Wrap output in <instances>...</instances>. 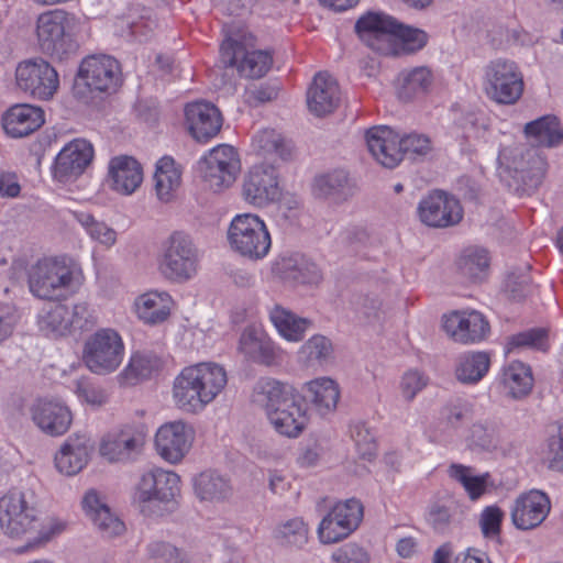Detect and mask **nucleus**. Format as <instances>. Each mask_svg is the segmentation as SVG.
<instances>
[{
  "label": "nucleus",
  "mask_w": 563,
  "mask_h": 563,
  "mask_svg": "<svg viewBox=\"0 0 563 563\" xmlns=\"http://www.w3.org/2000/svg\"><path fill=\"white\" fill-rule=\"evenodd\" d=\"M67 521L49 516L40 520L32 496L19 489H10L0 497V529L13 541H23L16 554L37 550L67 529Z\"/></svg>",
  "instance_id": "f257e3e1"
},
{
  "label": "nucleus",
  "mask_w": 563,
  "mask_h": 563,
  "mask_svg": "<svg viewBox=\"0 0 563 563\" xmlns=\"http://www.w3.org/2000/svg\"><path fill=\"white\" fill-rule=\"evenodd\" d=\"M225 368L216 362L185 366L174 378L172 397L175 406L188 413H198L224 390Z\"/></svg>",
  "instance_id": "f03ea898"
},
{
  "label": "nucleus",
  "mask_w": 563,
  "mask_h": 563,
  "mask_svg": "<svg viewBox=\"0 0 563 563\" xmlns=\"http://www.w3.org/2000/svg\"><path fill=\"white\" fill-rule=\"evenodd\" d=\"M85 282L80 265L67 256L43 257L27 271L31 294L49 301L65 300Z\"/></svg>",
  "instance_id": "7ed1b4c3"
},
{
  "label": "nucleus",
  "mask_w": 563,
  "mask_h": 563,
  "mask_svg": "<svg viewBox=\"0 0 563 563\" xmlns=\"http://www.w3.org/2000/svg\"><path fill=\"white\" fill-rule=\"evenodd\" d=\"M261 389L265 396V413L275 431L287 438L299 437L308 424L309 416L295 389L275 379L263 383Z\"/></svg>",
  "instance_id": "20e7f679"
},
{
  "label": "nucleus",
  "mask_w": 563,
  "mask_h": 563,
  "mask_svg": "<svg viewBox=\"0 0 563 563\" xmlns=\"http://www.w3.org/2000/svg\"><path fill=\"white\" fill-rule=\"evenodd\" d=\"M483 89L498 104H515L525 90L523 75L514 60L493 59L484 68Z\"/></svg>",
  "instance_id": "39448f33"
},
{
  "label": "nucleus",
  "mask_w": 563,
  "mask_h": 563,
  "mask_svg": "<svg viewBox=\"0 0 563 563\" xmlns=\"http://www.w3.org/2000/svg\"><path fill=\"white\" fill-rule=\"evenodd\" d=\"M74 18L68 12L54 9L40 13L34 23L35 45L40 53L62 59L70 46Z\"/></svg>",
  "instance_id": "423d86ee"
},
{
  "label": "nucleus",
  "mask_w": 563,
  "mask_h": 563,
  "mask_svg": "<svg viewBox=\"0 0 563 563\" xmlns=\"http://www.w3.org/2000/svg\"><path fill=\"white\" fill-rule=\"evenodd\" d=\"M15 87L24 95L40 101H49L59 89L56 68L42 57L26 58L18 63L14 73Z\"/></svg>",
  "instance_id": "0eeeda50"
},
{
  "label": "nucleus",
  "mask_w": 563,
  "mask_h": 563,
  "mask_svg": "<svg viewBox=\"0 0 563 563\" xmlns=\"http://www.w3.org/2000/svg\"><path fill=\"white\" fill-rule=\"evenodd\" d=\"M180 494V477L173 471L154 467L144 472L135 487L134 501L141 512L152 515V506L169 504Z\"/></svg>",
  "instance_id": "6e6552de"
},
{
  "label": "nucleus",
  "mask_w": 563,
  "mask_h": 563,
  "mask_svg": "<svg viewBox=\"0 0 563 563\" xmlns=\"http://www.w3.org/2000/svg\"><path fill=\"white\" fill-rule=\"evenodd\" d=\"M125 354L121 335L113 329H100L85 343L82 361L95 374L104 375L118 369Z\"/></svg>",
  "instance_id": "1a4fd4ad"
},
{
  "label": "nucleus",
  "mask_w": 563,
  "mask_h": 563,
  "mask_svg": "<svg viewBox=\"0 0 563 563\" xmlns=\"http://www.w3.org/2000/svg\"><path fill=\"white\" fill-rule=\"evenodd\" d=\"M220 57L225 66H235L240 75L247 78L263 77L273 64L268 51L254 49L253 35L245 36L243 42L224 40L220 46Z\"/></svg>",
  "instance_id": "9d476101"
},
{
  "label": "nucleus",
  "mask_w": 563,
  "mask_h": 563,
  "mask_svg": "<svg viewBox=\"0 0 563 563\" xmlns=\"http://www.w3.org/2000/svg\"><path fill=\"white\" fill-rule=\"evenodd\" d=\"M77 80L91 92L113 93L123 81L121 66L111 56L91 55L81 60Z\"/></svg>",
  "instance_id": "9b49d317"
},
{
  "label": "nucleus",
  "mask_w": 563,
  "mask_h": 563,
  "mask_svg": "<svg viewBox=\"0 0 563 563\" xmlns=\"http://www.w3.org/2000/svg\"><path fill=\"white\" fill-rule=\"evenodd\" d=\"M200 166L209 187L222 190L235 183L241 172V159L233 146L221 144L209 151Z\"/></svg>",
  "instance_id": "f8f14e48"
},
{
  "label": "nucleus",
  "mask_w": 563,
  "mask_h": 563,
  "mask_svg": "<svg viewBox=\"0 0 563 563\" xmlns=\"http://www.w3.org/2000/svg\"><path fill=\"white\" fill-rule=\"evenodd\" d=\"M363 519V505L357 499L335 504L321 520L318 536L322 543H336L347 538Z\"/></svg>",
  "instance_id": "ddd939ff"
},
{
  "label": "nucleus",
  "mask_w": 563,
  "mask_h": 563,
  "mask_svg": "<svg viewBox=\"0 0 563 563\" xmlns=\"http://www.w3.org/2000/svg\"><path fill=\"white\" fill-rule=\"evenodd\" d=\"M397 21L384 13L368 12L361 16L355 31L362 42L382 55H399V48L395 42V27Z\"/></svg>",
  "instance_id": "4468645a"
},
{
  "label": "nucleus",
  "mask_w": 563,
  "mask_h": 563,
  "mask_svg": "<svg viewBox=\"0 0 563 563\" xmlns=\"http://www.w3.org/2000/svg\"><path fill=\"white\" fill-rule=\"evenodd\" d=\"M417 213L419 220L430 228H449L461 222L463 208L460 201L442 190H433L421 199Z\"/></svg>",
  "instance_id": "2eb2a0df"
},
{
  "label": "nucleus",
  "mask_w": 563,
  "mask_h": 563,
  "mask_svg": "<svg viewBox=\"0 0 563 563\" xmlns=\"http://www.w3.org/2000/svg\"><path fill=\"white\" fill-rule=\"evenodd\" d=\"M499 158L511 177L529 188L539 186L547 172L545 159L523 146L504 150Z\"/></svg>",
  "instance_id": "dca6fc26"
},
{
  "label": "nucleus",
  "mask_w": 563,
  "mask_h": 563,
  "mask_svg": "<svg viewBox=\"0 0 563 563\" xmlns=\"http://www.w3.org/2000/svg\"><path fill=\"white\" fill-rule=\"evenodd\" d=\"M195 431L188 423L177 420L162 424L155 434V449L166 462L177 464L190 451Z\"/></svg>",
  "instance_id": "f3484780"
},
{
  "label": "nucleus",
  "mask_w": 563,
  "mask_h": 563,
  "mask_svg": "<svg viewBox=\"0 0 563 563\" xmlns=\"http://www.w3.org/2000/svg\"><path fill=\"white\" fill-rule=\"evenodd\" d=\"M443 329L451 339L463 344L481 343L490 333L488 320L476 310L452 311L444 316Z\"/></svg>",
  "instance_id": "a211bd4d"
},
{
  "label": "nucleus",
  "mask_w": 563,
  "mask_h": 563,
  "mask_svg": "<svg viewBox=\"0 0 563 563\" xmlns=\"http://www.w3.org/2000/svg\"><path fill=\"white\" fill-rule=\"evenodd\" d=\"M280 194L276 172L273 167L253 166L244 176L242 198L256 208H264L278 199Z\"/></svg>",
  "instance_id": "6ab92c4d"
},
{
  "label": "nucleus",
  "mask_w": 563,
  "mask_h": 563,
  "mask_svg": "<svg viewBox=\"0 0 563 563\" xmlns=\"http://www.w3.org/2000/svg\"><path fill=\"white\" fill-rule=\"evenodd\" d=\"M33 423L45 434L60 437L65 434L73 422L70 409L58 400L38 398L30 408Z\"/></svg>",
  "instance_id": "aec40b11"
},
{
  "label": "nucleus",
  "mask_w": 563,
  "mask_h": 563,
  "mask_svg": "<svg viewBox=\"0 0 563 563\" xmlns=\"http://www.w3.org/2000/svg\"><path fill=\"white\" fill-rule=\"evenodd\" d=\"M146 432L143 426L126 424L118 431L104 435L100 443V454L110 462L130 459L142 450Z\"/></svg>",
  "instance_id": "412c9836"
},
{
  "label": "nucleus",
  "mask_w": 563,
  "mask_h": 563,
  "mask_svg": "<svg viewBox=\"0 0 563 563\" xmlns=\"http://www.w3.org/2000/svg\"><path fill=\"white\" fill-rule=\"evenodd\" d=\"M551 510V501L548 495L541 490L531 489L521 494L511 509V520L521 530H530L539 527Z\"/></svg>",
  "instance_id": "4be33fe9"
},
{
  "label": "nucleus",
  "mask_w": 563,
  "mask_h": 563,
  "mask_svg": "<svg viewBox=\"0 0 563 563\" xmlns=\"http://www.w3.org/2000/svg\"><path fill=\"white\" fill-rule=\"evenodd\" d=\"M106 181L108 187L114 192L130 196L143 183V167L132 156H114L108 163Z\"/></svg>",
  "instance_id": "5701e85b"
},
{
  "label": "nucleus",
  "mask_w": 563,
  "mask_h": 563,
  "mask_svg": "<svg viewBox=\"0 0 563 563\" xmlns=\"http://www.w3.org/2000/svg\"><path fill=\"white\" fill-rule=\"evenodd\" d=\"M185 118L190 134L199 142L216 136L222 126L219 109L210 102L195 101L185 108Z\"/></svg>",
  "instance_id": "b1692460"
},
{
  "label": "nucleus",
  "mask_w": 563,
  "mask_h": 563,
  "mask_svg": "<svg viewBox=\"0 0 563 563\" xmlns=\"http://www.w3.org/2000/svg\"><path fill=\"white\" fill-rule=\"evenodd\" d=\"M228 239L233 246H271L272 240L264 221L256 214H236L229 227Z\"/></svg>",
  "instance_id": "393cba45"
},
{
  "label": "nucleus",
  "mask_w": 563,
  "mask_h": 563,
  "mask_svg": "<svg viewBox=\"0 0 563 563\" xmlns=\"http://www.w3.org/2000/svg\"><path fill=\"white\" fill-rule=\"evenodd\" d=\"M92 157L93 147L88 141L77 139L69 142L55 159V177L59 180H67L81 175L91 163Z\"/></svg>",
  "instance_id": "a878e982"
},
{
  "label": "nucleus",
  "mask_w": 563,
  "mask_h": 563,
  "mask_svg": "<svg viewBox=\"0 0 563 563\" xmlns=\"http://www.w3.org/2000/svg\"><path fill=\"white\" fill-rule=\"evenodd\" d=\"M92 444L86 434L69 435L55 454L54 462L57 471L67 476L81 472L90 459Z\"/></svg>",
  "instance_id": "bb28decb"
},
{
  "label": "nucleus",
  "mask_w": 563,
  "mask_h": 563,
  "mask_svg": "<svg viewBox=\"0 0 563 563\" xmlns=\"http://www.w3.org/2000/svg\"><path fill=\"white\" fill-rule=\"evenodd\" d=\"M366 143L372 156L384 167L394 168L402 161L400 136L388 126L371 128Z\"/></svg>",
  "instance_id": "cd10ccee"
},
{
  "label": "nucleus",
  "mask_w": 563,
  "mask_h": 563,
  "mask_svg": "<svg viewBox=\"0 0 563 563\" xmlns=\"http://www.w3.org/2000/svg\"><path fill=\"white\" fill-rule=\"evenodd\" d=\"M341 91L338 81L327 73H318L307 91V104L314 115L332 113L340 104Z\"/></svg>",
  "instance_id": "c85d7f7f"
},
{
  "label": "nucleus",
  "mask_w": 563,
  "mask_h": 563,
  "mask_svg": "<svg viewBox=\"0 0 563 563\" xmlns=\"http://www.w3.org/2000/svg\"><path fill=\"white\" fill-rule=\"evenodd\" d=\"M239 351L249 360L264 365H273L277 360V349L262 324L253 323L243 330Z\"/></svg>",
  "instance_id": "c756f323"
},
{
  "label": "nucleus",
  "mask_w": 563,
  "mask_h": 563,
  "mask_svg": "<svg viewBox=\"0 0 563 563\" xmlns=\"http://www.w3.org/2000/svg\"><path fill=\"white\" fill-rule=\"evenodd\" d=\"M44 112L40 107L18 103L10 107L2 115L4 132L11 137H24L42 126Z\"/></svg>",
  "instance_id": "7c9ffc66"
},
{
  "label": "nucleus",
  "mask_w": 563,
  "mask_h": 563,
  "mask_svg": "<svg viewBox=\"0 0 563 563\" xmlns=\"http://www.w3.org/2000/svg\"><path fill=\"white\" fill-rule=\"evenodd\" d=\"M81 505L86 516L98 528L102 537L112 538L124 532V522L111 512L97 490L89 489L85 494Z\"/></svg>",
  "instance_id": "2f4dec72"
},
{
  "label": "nucleus",
  "mask_w": 563,
  "mask_h": 563,
  "mask_svg": "<svg viewBox=\"0 0 563 563\" xmlns=\"http://www.w3.org/2000/svg\"><path fill=\"white\" fill-rule=\"evenodd\" d=\"M174 300L167 291L150 290L137 296L133 310L145 324L156 325L165 322L173 310Z\"/></svg>",
  "instance_id": "473e14b6"
},
{
  "label": "nucleus",
  "mask_w": 563,
  "mask_h": 563,
  "mask_svg": "<svg viewBox=\"0 0 563 563\" xmlns=\"http://www.w3.org/2000/svg\"><path fill=\"white\" fill-rule=\"evenodd\" d=\"M159 268L162 274L170 280L190 279L198 269L196 249H167Z\"/></svg>",
  "instance_id": "72a5a7b5"
},
{
  "label": "nucleus",
  "mask_w": 563,
  "mask_h": 563,
  "mask_svg": "<svg viewBox=\"0 0 563 563\" xmlns=\"http://www.w3.org/2000/svg\"><path fill=\"white\" fill-rule=\"evenodd\" d=\"M302 389L306 398L321 416H325L335 410L340 399V388L338 383L332 378H314L307 382Z\"/></svg>",
  "instance_id": "f704fd0d"
},
{
  "label": "nucleus",
  "mask_w": 563,
  "mask_h": 563,
  "mask_svg": "<svg viewBox=\"0 0 563 563\" xmlns=\"http://www.w3.org/2000/svg\"><path fill=\"white\" fill-rule=\"evenodd\" d=\"M163 365L162 358L154 354H132L128 365L118 375L119 384L121 386L136 385L158 374Z\"/></svg>",
  "instance_id": "c9c22d12"
},
{
  "label": "nucleus",
  "mask_w": 563,
  "mask_h": 563,
  "mask_svg": "<svg viewBox=\"0 0 563 563\" xmlns=\"http://www.w3.org/2000/svg\"><path fill=\"white\" fill-rule=\"evenodd\" d=\"M154 180L157 198L163 202H169L180 188L181 170L172 157L164 156L156 164Z\"/></svg>",
  "instance_id": "e433bc0d"
},
{
  "label": "nucleus",
  "mask_w": 563,
  "mask_h": 563,
  "mask_svg": "<svg viewBox=\"0 0 563 563\" xmlns=\"http://www.w3.org/2000/svg\"><path fill=\"white\" fill-rule=\"evenodd\" d=\"M490 367L487 352H466L456 358L455 377L462 384L474 385L482 380Z\"/></svg>",
  "instance_id": "4c0bfd02"
},
{
  "label": "nucleus",
  "mask_w": 563,
  "mask_h": 563,
  "mask_svg": "<svg viewBox=\"0 0 563 563\" xmlns=\"http://www.w3.org/2000/svg\"><path fill=\"white\" fill-rule=\"evenodd\" d=\"M525 133L528 140L537 146L551 147L563 142V130L554 115H544L527 123Z\"/></svg>",
  "instance_id": "58836bf2"
},
{
  "label": "nucleus",
  "mask_w": 563,
  "mask_h": 563,
  "mask_svg": "<svg viewBox=\"0 0 563 563\" xmlns=\"http://www.w3.org/2000/svg\"><path fill=\"white\" fill-rule=\"evenodd\" d=\"M269 319L278 333L287 341L298 342L305 336L310 321L276 305L269 312Z\"/></svg>",
  "instance_id": "ea45409f"
},
{
  "label": "nucleus",
  "mask_w": 563,
  "mask_h": 563,
  "mask_svg": "<svg viewBox=\"0 0 563 563\" xmlns=\"http://www.w3.org/2000/svg\"><path fill=\"white\" fill-rule=\"evenodd\" d=\"M501 383L512 398L527 396L533 387V376L530 366L514 361L504 367Z\"/></svg>",
  "instance_id": "a19ab883"
},
{
  "label": "nucleus",
  "mask_w": 563,
  "mask_h": 563,
  "mask_svg": "<svg viewBox=\"0 0 563 563\" xmlns=\"http://www.w3.org/2000/svg\"><path fill=\"white\" fill-rule=\"evenodd\" d=\"M194 490L200 500L220 501L232 492L229 482L216 472L206 471L194 478Z\"/></svg>",
  "instance_id": "79ce46f5"
},
{
  "label": "nucleus",
  "mask_w": 563,
  "mask_h": 563,
  "mask_svg": "<svg viewBox=\"0 0 563 563\" xmlns=\"http://www.w3.org/2000/svg\"><path fill=\"white\" fill-rule=\"evenodd\" d=\"M38 325L42 330L58 335H64L71 329H84V324L79 320L70 319V311L62 303L43 310L38 316Z\"/></svg>",
  "instance_id": "37998d69"
},
{
  "label": "nucleus",
  "mask_w": 563,
  "mask_h": 563,
  "mask_svg": "<svg viewBox=\"0 0 563 563\" xmlns=\"http://www.w3.org/2000/svg\"><path fill=\"white\" fill-rule=\"evenodd\" d=\"M449 476L462 485L471 500H478L487 490L489 473L475 475L471 466L453 463L448 468Z\"/></svg>",
  "instance_id": "c03bdc74"
},
{
  "label": "nucleus",
  "mask_w": 563,
  "mask_h": 563,
  "mask_svg": "<svg viewBox=\"0 0 563 563\" xmlns=\"http://www.w3.org/2000/svg\"><path fill=\"white\" fill-rule=\"evenodd\" d=\"M256 153L263 157H278L286 159L290 155V146L275 130H263L252 141Z\"/></svg>",
  "instance_id": "a18cd8bd"
},
{
  "label": "nucleus",
  "mask_w": 563,
  "mask_h": 563,
  "mask_svg": "<svg viewBox=\"0 0 563 563\" xmlns=\"http://www.w3.org/2000/svg\"><path fill=\"white\" fill-rule=\"evenodd\" d=\"M274 537L282 545L302 548L308 542L309 529L302 519L294 518L279 525Z\"/></svg>",
  "instance_id": "49530a36"
},
{
  "label": "nucleus",
  "mask_w": 563,
  "mask_h": 563,
  "mask_svg": "<svg viewBox=\"0 0 563 563\" xmlns=\"http://www.w3.org/2000/svg\"><path fill=\"white\" fill-rule=\"evenodd\" d=\"M432 82L433 75L428 67H416L404 75L399 97L404 100H408L417 95L424 93L432 86Z\"/></svg>",
  "instance_id": "de8ad7c7"
},
{
  "label": "nucleus",
  "mask_w": 563,
  "mask_h": 563,
  "mask_svg": "<svg viewBox=\"0 0 563 563\" xmlns=\"http://www.w3.org/2000/svg\"><path fill=\"white\" fill-rule=\"evenodd\" d=\"M395 42L400 54H412L422 49L428 43V34L420 29L397 22Z\"/></svg>",
  "instance_id": "09e8293b"
},
{
  "label": "nucleus",
  "mask_w": 563,
  "mask_h": 563,
  "mask_svg": "<svg viewBox=\"0 0 563 563\" xmlns=\"http://www.w3.org/2000/svg\"><path fill=\"white\" fill-rule=\"evenodd\" d=\"M331 341L323 335H313L299 349V357L307 365L322 364L332 355Z\"/></svg>",
  "instance_id": "8fccbe9b"
},
{
  "label": "nucleus",
  "mask_w": 563,
  "mask_h": 563,
  "mask_svg": "<svg viewBox=\"0 0 563 563\" xmlns=\"http://www.w3.org/2000/svg\"><path fill=\"white\" fill-rule=\"evenodd\" d=\"M519 347L547 351L549 349L548 331L536 328L511 335L507 341V352L510 353Z\"/></svg>",
  "instance_id": "3c124183"
},
{
  "label": "nucleus",
  "mask_w": 563,
  "mask_h": 563,
  "mask_svg": "<svg viewBox=\"0 0 563 563\" xmlns=\"http://www.w3.org/2000/svg\"><path fill=\"white\" fill-rule=\"evenodd\" d=\"M457 267L471 280L481 279L489 267L488 250L475 249L471 254L459 260Z\"/></svg>",
  "instance_id": "603ef678"
},
{
  "label": "nucleus",
  "mask_w": 563,
  "mask_h": 563,
  "mask_svg": "<svg viewBox=\"0 0 563 563\" xmlns=\"http://www.w3.org/2000/svg\"><path fill=\"white\" fill-rule=\"evenodd\" d=\"M457 508L456 503L452 500L448 503H434L428 508L426 521L435 531L443 532L455 521Z\"/></svg>",
  "instance_id": "864d4df0"
},
{
  "label": "nucleus",
  "mask_w": 563,
  "mask_h": 563,
  "mask_svg": "<svg viewBox=\"0 0 563 563\" xmlns=\"http://www.w3.org/2000/svg\"><path fill=\"white\" fill-rule=\"evenodd\" d=\"M347 184V175L342 170L319 176L314 180V191L320 197H332L340 194Z\"/></svg>",
  "instance_id": "5fc2aeb1"
},
{
  "label": "nucleus",
  "mask_w": 563,
  "mask_h": 563,
  "mask_svg": "<svg viewBox=\"0 0 563 563\" xmlns=\"http://www.w3.org/2000/svg\"><path fill=\"white\" fill-rule=\"evenodd\" d=\"M351 434L358 455L364 460H372L376 455L377 444L369 429L363 423H356L351 428Z\"/></svg>",
  "instance_id": "6e6d98bb"
},
{
  "label": "nucleus",
  "mask_w": 563,
  "mask_h": 563,
  "mask_svg": "<svg viewBox=\"0 0 563 563\" xmlns=\"http://www.w3.org/2000/svg\"><path fill=\"white\" fill-rule=\"evenodd\" d=\"M78 220L86 228L93 241L104 243L106 245L115 243V231L102 222H97L91 214L80 213Z\"/></svg>",
  "instance_id": "4d7b16f0"
},
{
  "label": "nucleus",
  "mask_w": 563,
  "mask_h": 563,
  "mask_svg": "<svg viewBox=\"0 0 563 563\" xmlns=\"http://www.w3.org/2000/svg\"><path fill=\"white\" fill-rule=\"evenodd\" d=\"M75 393L78 398L91 406H102L108 401V394L103 388L92 384L88 378H80L76 382Z\"/></svg>",
  "instance_id": "13d9d810"
},
{
  "label": "nucleus",
  "mask_w": 563,
  "mask_h": 563,
  "mask_svg": "<svg viewBox=\"0 0 563 563\" xmlns=\"http://www.w3.org/2000/svg\"><path fill=\"white\" fill-rule=\"evenodd\" d=\"M402 156L406 153L413 155H427L432 150V141L424 134L411 133L406 136H400Z\"/></svg>",
  "instance_id": "bf43d9fd"
},
{
  "label": "nucleus",
  "mask_w": 563,
  "mask_h": 563,
  "mask_svg": "<svg viewBox=\"0 0 563 563\" xmlns=\"http://www.w3.org/2000/svg\"><path fill=\"white\" fill-rule=\"evenodd\" d=\"M504 518L501 509L497 506H487L481 514V528L484 536H497Z\"/></svg>",
  "instance_id": "052dcab7"
},
{
  "label": "nucleus",
  "mask_w": 563,
  "mask_h": 563,
  "mask_svg": "<svg viewBox=\"0 0 563 563\" xmlns=\"http://www.w3.org/2000/svg\"><path fill=\"white\" fill-rule=\"evenodd\" d=\"M332 559L334 563H369L367 551L355 543L343 545L333 553Z\"/></svg>",
  "instance_id": "680f3d73"
},
{
  "label": "nucleus",
  "mask_w": 563,
  "mask_h": 563,
  "mask_svg": "<svg viewBox=\"0 0 563 563\" xmlns=\"http://www.w3.org/2000/svg\"><path fill=\"white\" fill-rule=\"evenodd\" d=\"M428 384V378L418 371H408L404 374L400 388L407 400H412Z\"/></svg>",
  "instance_id": "e2e57ef3"
},
{
  "label": "nucleus",
  "mask_w": 563,
  "mask_h": 563,
  "mask_svg": "<svg viewBox=\"0 0 563 563\" xmlns=\"http://www.w3.org/2000/svg\"><path fill=\"white\" fill-rule=\"evenodd\" d=\"M18 322L19 316L15 308L0 303V343L12 335Z\"/></svg>",
  "instance_id": "0e129e2a"
},
{
  "label": "nucleus",
  "mask_w": 563,
  "mask_h": 563,
  "mask_svg": "<svg viewBox=\"0 0 563 563\" xmlns=\"http://www.w3.org/2000/svg\"><path fill=\"white\" fill-rule=\"evenodd\" d=\"M277 91L274 88L251 85L245 89L244 101L251 107H257L276 98Z\"/></svg>",
  "instance_id": "69168bd1"
},
{
  "label": "nucleus",
  "mask_w": 563,
  "mask_h": 563,
  "mask_svg": "<svg viewBox=\"0 0 563 563\" xmlns=\"http://www.w3.org/2000/svg\"><path fill=\"white\" fill-rule=\"evenodd\" d=\"M550 467L556 471L563 470V422L558 427L556 434L549 439Z\"/></svg>",
  "instance_id": "338daca9"
},
{
  "label": "nucleus",
  "mask_w": 563,
  "mask_h": 563,
  "mask_svg": "<svg viewBox=\"0 0 563 563\" xmlns=\"http://www.w3.org/2000/svg\"><path fill=\"white\" fill-rule=\"evenodd\" d=\"M153 559H162L165 563H184L177 548L165 542H153L148 545Z\"/></svg>",
  "instance_id": "774afa93"
}]
</instances>
